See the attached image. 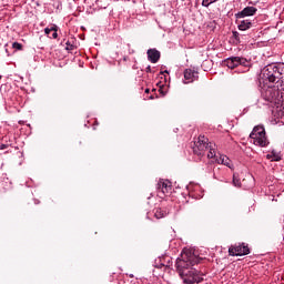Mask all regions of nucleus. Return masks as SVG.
<instances>
[{"instance_id":"obj_1","label":"nucleus","mask_w":284,"mask_h":284,"mask_svg":"<svg viewBox=\"0 0 284 284\" xmlns=\"http://www.w3.org/2000/svg\"><path fill=\"white\" fill-rule=\"evenodd\" d=\"M203 258L195 255L194 250L183 248L181 256L175 262V270L185 284L203 283L205 273L194 268Z\"/></svg>"},{"instance_id":"obj_2","label":"nucleus","mask_w":284,"mask_h":284,"mask_svg":"<svg viewBox=\"0 0 284 284\" xmlns=\"http://www.w3.org/2000/svg\"><path fill=\"white\" fill-rule=\"evenodd\" d=\"M284 77V67L276 64H268L264 67L260 73V83L267 85V83H276Z\"/></svg>"},{"instance_id":"obj_3","label":"nucleus","mask_w":284,"mask_h":284,"mask_svg":"<svg viewBox=\"0 0 284 284\" xmlns=\"http://www.w3.org/2000/svg\"><path fill=\"white\" fill-rule=\"evenodd\" d=\"M250 139L253 140L254 145L260 148H267L270 145V140H267V134L265 133V126L256 125L250 134Z\"/></svg>"},{"instance_id":"obj_4","label":"nucleus","mask_w":284,"mask_h":284,"mask_svg":"<svg viewBox=\"0 0 284 284\" xmlns=\"http://www.w3.org/2000/svg\"><path fill=\"white\" fill-rule=\"evenodd\" d=\"M210 143L207 138L204 135H200L197 141L194 142L193 145V153L196 154V156H203L205 154V151L209 150Z\"/></svg>"},{"instance_id":"obj_5","label":"nucleus","mask_w":284,"mask_h":284,"mask_svg":"<svg viewBox=\"0 0 284 284\" xmlns=\"http://www.w3.org/2000/svg\"><path fill=\"white\" fill-rule=\"evenodd\" d=\"M262 97L263 100L268 103H276V101H278V97H281V92L274 87H267L266 89H263Z\"/></svg>"},{"instance_id":"obj_6","label":"nucleus","mask_w":284,"mask_h":284,"mask_svg":"<svg viewBox=\"0 0 284 284\" xmlns=\"http://www.w3.org/2000/svg\"><path fill=\"white\" fill-rule=\"evenodd\" d=\"M230 256H247L250 254V246L246 243H239L230 246Z\"/></svg>"},{"instance_id":"obj_7","label":"nucleus","mask_w":284,"mask_h":284,"mask_svg":"<svg viewBox=\"0 0 284 284\" xmlns=\"http://www.w3.org/2000/svg\"><path fill=\"white\" fill-rule=\"evenodd\" d=\"M224 65L231 70L239 68V65H244V68H247V59L241 57H231L224 61Z\"/></svg>"},{"instance_id":"obj_8","label":"nucleus","mask_w":284,"mask_h":284,"mask_svg":"<svg viewBox=\"0 0 284 284\" xmlns=\"http://www.w3.org/2000/svg\"><path fill=\"white\" fill-rule=\"evenodd\" d=\"M258 12L255 7H246L242 11L235 13V19H245V17H254Z\"/></svg>"},{"instance_id":"obj_9","label":"nucleus","mask_w":284,"mask_h":284,"mask_svg":"<svg viewBox=\"0 0 284 284\" xmlns=\"http://www.w3.org/2000/svg\"><path fill=\"white\" fill-rule=\"evenodd\" d=\"M148 59L151 61V63H159V59H161V52L156 49H149L148 52Z\"/></svg>"},{"instance_id":"obj_10","label":"nucleus","mask_w":284,"mask_h":284,"mask_svg":"<svg viewBox=\"0 0 284 284\" xmlns=\"http://www.w3.org/2000/svg\"><path fill=\"white\" fill-rule=\"evenodd\" d=\"M59 27L57 24H52L50 28L44 29V34L49 37V39H59Z\"/></svg>"},{"instance_id":"obj_11","label":"nucleus","mask_w":284,"mask_h":284,"mask_svg":"<svg viewBox=\"0 0 284 284\" xmlns=\"http://www.w3.org/2000/svg\"><path fill=\"white\" fill-rule=\"evenodd\" d=\"M184 79L187 81V83H192L194 79H199V72L192 70V69H186L184 71Z\"/></svg>"},{"instance_id":"obj_12","label":"nucleus","mask_w":284,"mask_h":284,"mask_svg":"<svg viewBox=\"0 0 284 284\" xmlns=\"http://www.w3.org/2000/svg\"><path fill=\"white\" fill-rule=\"evenodd\" d=\"M158 185L160 194H163V196H165V194H170L172 190V184L170 182H160Z\"/></svg>"},{"instance_id":"obj_13","label":"nucleus","mask_w":284,"mask_h":284,"mask_svg":"<svg viewBox=\"0 0 284 284\" xmlns=\"http://www.w3.org/2000/svg\"><path fill=\"white\" fill-rule=\"evenodd\" d=\"M266 159L278 162L283 160V155H281V152L273 150L271 153L266 155Z\"/></svg>"},{"instance_id":"obj_14","label":"nucleus","mask_w":284,"mask_h":284,"mask_svg":"<svg viewBox=\"0 0 284 284\" xmlns=\"http://www.w3.org/2000/svg\"><path fill=\"white\" fill-rule=\"evenodd\" d=\"M155 219H165L170 212L165 211V209L158 207L153 210Z\"/></svg>"},{"instance_id":"obj_15","label":"nucleus","mask_w":284,"mask_h":284,"mask_svg":"<svg viewBox=\"0 0 284 284\" xmlns=\"http://www.w3.org/2000/svg\"><path fill=\"white\" fill-rule=\"evenodd\" d=\"M237 28L241 31L250 30V28H252V21H250V20H242V21L239 22Z\"/></svg>"},{"instance_id":"obj_16","label":"nucleus","mask_w":284,"mask_h":284,"mask_svg":"<svg viewBox=\"0 0 284 284\" xmlns=\"http://www.w3.org/2000/svg\"><path fill=\"white\" fill-rule=\"evenodd\" d=\"M217 163H221L222 165H226V168H230V158L226 155H221L220 159L217 160Z\"/></svg>"},{"instance_id":"obj_17","label":"nucleus","mask_w":284,"mask_h":284,"mask_svg":"<svg viewBox=\"0 0 284 284\" xmlns=\"http://www.w3.org/2000/svg\"><path fill=\"white\" fill-rule=\"evenodd\" d=\"M215 158H216V150H214V146L212 145V143H210L207 159H215Z\"/></svg>"},{"instance_id":"obj_18","label":"nucleus","mask_w":284,"mask_h":284,"mask_svg":"<svg viewBox=\"0 0 284 284\" xmlns=\"http://www.w3.org/2000/svg\"><path fill=\"white\" fill-rule=\"evenodd\" d=\"M216 1L219 0H202V6L204 8H210V6H212V3H216Z\"/></svg>"},{"instance_id":"obj_19","label":"nucleus","mask_w":284,"mask_h":284,"mask_svg":"<svg viewBox=\"0 0 284 284\" xmlns=\"http://www.w3.org/2000/svg\"><path fill=\"white\" fill-rule=\"evenodd\" d=\"M233 185L235 187H241V180H239V178H236V175H233Z\"/></svg>"},{"instance_id":"obj_20","label":"nucleus","mask_w":284,"mask_h":284,"mask_svg":"<svg viewBox=\"0 0 284 284\" xmlns=\"http://www.w3.org/2000/svg\"><path fill=\"white\" fill-rule=\"evenodd\" d=\"M12 48L14 50H23V44L22 43H19V42H13L12 43Z\"/></svg>"},{"instance_id":"obj_21","label":"nucleus","mask_w":284,"mask_h":284,"mask_svg":"<svg viewBox=\"0 0 284 284\" xmlns=\"http://www.w3.org/2000/svg\"><path fill=\"white\" fill-rule=\"evenodd\" d=\"M159 92H160V94H161L162 97H165V91H163V88H160V89H159Z\"/></svg>"},{"instance_id":"obj_22","label":"nucleus","mask_w":284,"mask_h":284,"mask_svg":"<svg viewBox=\"0 0 284 284\" xmlns=\"http://www.w3.org/2000/svg\"><path fill=\"white\" fill-rule=\"evenodd\" d=\"M7 148H8V144H1L0 145V150H7Z\"/></svg>"},{"instance_id":"obj_23","label":"nucleus","mask_w":284,"mask_h":284,"mask_svg":"<svg viewBox=\"0 0 284 284\" xmlns=\"http://www.w3.org/2000/svg\"><path fill=\"white\" fill-rule=\"evenodd\" d=\"M67 50H72V48H73V45L72 44H70V42H67Z\"/></svg>"},{"instance_id":"obj_24","label":"nucleus","mask_w":284,"mask_h":284,"mask_svg":"<svg viewBox=\"0 0 284 284\" xmlns=\"http://www.w3.org/2000/svg\"><path fill=\"white\" fill-rule=\"evenodd\" d=\"M233 37H234V39H239V32L234 31Z\"/></svg>"},{"instance_id":"obj_25","label":"nucleus","mask_w":284,"mask_h":284,"mask_svg":"<svg viewBox=\"0 0 284 284\" xmlns=\"http://www.w3.org/2000/svg\"><path fill=\"white\" fill-rule=\"evenodd\" d=\"M146 72H152V67L149 65V67L146 68Z\"/></svg>"},{"instance_id":"obj_26","label":"nucleus","mask_w":284,"mask_h":284,"mask_svg":"<svg viewBox=\"0 0 284 284\" xmlns=\"http://www.w3.org/2000/svg\"><path fill=\"white\" fill-rule=\"evenodd\" d=\"M6 53L8 54V57H10V52L8 51V48H6Z\"/></svg>"},{"instance_id":"obj_27","label":"nucleus","mask_w":284,"mask_h":284,"mask_svg":"<svg viewBox=\"0 0 284 284\" xmlns=\"http://www.w3.org/2000/svg\"><path fill=\"white\" fill-rule=\"evenodd\" d=\"M145 94H150V89H145Z\"/></svg>"},{"instance_id":"obj_28","label":"nucleus","mask_w":284,"mask_h":284,"mask_svg":"<svg viewBox=\"0 0 284 284\" xmlns=\"http://www.w3.org/2000/svg\"><path fill=\"white\" fill-rule=\"evenodd\" d=\"M149 99L154 100V95H150Z\"/></svg>"},{"instance_id":"obj_29","label":"nucleus","mask_w":284,"mask_h":284,"mask_svg":"<svg viewBox=\"0 0 284 284\" xmlns=\"http://www.w3.org/2000/svg\"><path fill=\"white\" fill-rule=\"evenodd\" d=\"M152 92H156V89H153Z\"/></svg>"}]
</instances>
